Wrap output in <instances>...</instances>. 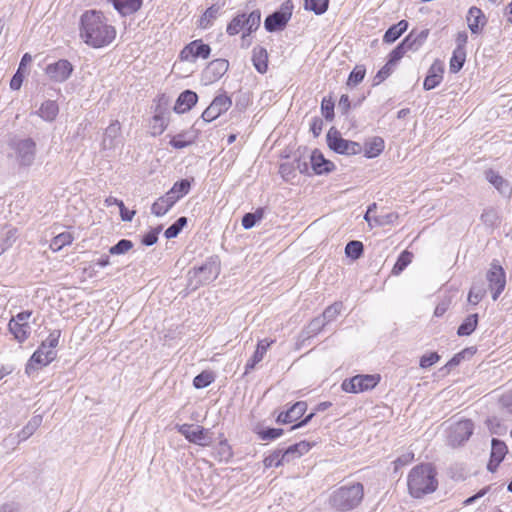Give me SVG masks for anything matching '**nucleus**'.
<instances>
[{
    "instance_id": "1",
    "label": "nucleus",
    "mask_w": 512,
    "mask_h": 512,
    "mask_svg": "<svg viewBox=\"0 0 512 512\" xmlns=\"http://www.w3.org/2000/svg\"><path fill=\"white\" fill-rule=\"evenodd\" d=\"M80 22V37L89 46L101 48L112 43L116 37V29L100 11H86Z\"/></svg>"
},
{
    "instance_id": "2",
    "label": "nucleus",
    "mask_w": 512,
    "mask_h": 512,
    "mask_svg": "<svg viewBox=\"0 0 512 512\" xmlns=\"http://www.w3.org/2000/svg\"><path fill=\"white\" fill-rule=\"evenodd\" d=\"M435 471L431 464H422L414 467L408 475V489L415 498L432 493L437 488Z\"/></svg>"
},
{
    "instance_id": "3",
    "label": "nucleus",
    "mask_w": 512,
    "mask_h": 512,
    "mask_svg": "<svg viewBox=\"0 0 512 512\" xmlns=\"http://www.w3.org/2000/svg\"><path fill=\"white\" fill-rule=\"evenodd\" d=\"M363 496V485L357 482L335 490L330 496V504L336 510L349 511L361 503Z\"/></svg>"
},
{
    "instance_id": "4",
    "label": "nucleus",
    "mask_w": 512,
    "mask_h": 512,
    "mask_svg": "<svg viewBox=\"0 0 512 512\" xmlns=\"http://www.w3.org/2000/svg\"><path fill=\"white\" fill-rule=\"evenodd\" d=\"M9 147L11 153L9 154L18 165L30 166L35 159L36 145L32 139L14 138L10 141Z\"/></svg>"
},
{
    "instance_id": "5",
    "label": "nucleus",
    "mask_w": 512,
    "mask_h": 512,
    "mask_svg": "<svg viewBox=\"0 0 512 512\" xmlns=\"http://www.w3.org/2000/svg\"><path fill=\"white\" fill-rule=\"evenodd\" d=\"M293 8L292 0L284 1L278 11H275L265 19V29L269 32L283 29L291 19Z\"/></svg>"
},
{
    "instance_id": "6",
    "label": "nucleus",
    "mask_w": 512,
    "mask_h": 512,
    "mask_svg": "<svg viewBox=\"0 0 512 512\" xmlns=\"http://www.w3.org/2000/svg\"><path fill=\"white\" fill-rule=\"evenodd\" d=\"M327 142L332 150L340 154L356 155L362 151V146L359 143L342 138L339 132L333 128L327 134Z\"/></svg>"
},
{
    "instance_id": "7",
    "label": "nucleus",
    "mask_w": 512,
    "mask_h": 512,
    "mask_svg": "<svg viewBox=\"0 0 512 512\" xmlns=\"http://www.w3.org/2000/svg\"><path fill=\"white\" fill-rule=\"evenodd\" d=\"M177 429L191 443L204 447L210 446L212 443L210 431L202 426L182 424L177 426Z\"/></svg>"
},
{
    "instance_id": "8",
    "label": "nucleus",
    "mask_w": 512,
    "mask_h": 512,
    "mask_svg": "<svg viewBox=\"0 0 512 512\" xmlns=\"http://www.w3.org/2000/svg\"><path fill=\"white\" fill-rule=\"evenodd\" d=\"M379 380V375H356L343 381L342 389L348 393H359L374 388Z\"/></svg>"
},
{
    "instance_id": "9",
    "label": "nucleus",
    "mask_w": 512,
    "mask_h": 512,
    "mask_svg": "<svg viewBox=\"0 0 512 512\" xmlns=\"http://www.w3.org/2000/svg\"><path fill=\"white\" fill-rule=\"evenodd\" d=\"M487 280L492 292V299L496 301L506 286L505 271L496 261L492 262L487 272Z\"/></svg>"
},
{
    "instance_id": "10",
    "label": "nucleus",
    "mask_w": 512,
    "mask_h": 512,
    "mask_svg": "<svg viewBox=\"0 0 512 512\" xmlns=\"http://www.w3.org/2000/svg\"><path fill=\"white\" fill-rule=\"evenodd\" d=\"M220 274V266L216 261H207L202 266L189 271L190 279L196 280V285H203L215 280Z\"/></svg>"
},
{
    "instance_id": "11",
    "label": "nucleus",
    "mask_w": 512,
    "mask_h": 512,
    "mask_svg": "<svg viewBox=\"0 0 512 512\" xmlns=\"http://www.w3.org/2000/svg\"><path fill=\"white\" fill-rule=\"evenodd\" d=\"M55 357V350L47 349L46 345L41 344L26 364V373L31 374L33 371L47 366L55 359Z\"/></svg>"
},
{
    "instance_id": "12",
    "label": "nucleus",
    "mask_w": 512,
    "mask_h": 512,
    "mask_svg": "<svg viewBox=\"0 0 512 512\" xmlns=\"http://www.w3.org/2000/svg\"><path fill=\"white\" fill-rule=\"evenodd\" d=\"M232 101L226 95H219L214 98L211 104L202 113L205 122H211L231 107Z\"/></svg>"
},
{
    "instance_id": "13",
    "label": "nucleus",
    "mask_w": 512,
    "mask_h": 512,
    "mask_svg": "<svg viewBox=\"0 0 512 512\" xmlns=\"http://www.w3.org/2000/svg\"><path fill=\"white\" fill-rule=\"evenodd\" d=\"M72 71V64L65 59H61L55 63H51L47 65L45 69V73L49 77V79L59 83L66 81L70 77Z\"/></svg>"
},
{
    "instance_id": "14",
    "label": "nucleus",
    "mask_w": 512,
    "mask_h": 512,
    "mask_svg": "<svg viewBox=\"0 0 512 512\" xmlns=\"http://www.w3.org/2000/svg\"><path fill=\"white\" fill-rule=\"evenodd\" d=\"M210 52L209 45L202 43L201 40H195L183 48L180 58L183 61H194L196 58L207 59Z\"/></svg>"
},
{
    "instance_id": "15",
    "label": "nucleus",
    "mask_w": 512,
    "mask_h": 512,
    "mask_svg": "<svg viewBox=\"0 0 512 512\" xmlns=\"http://www.w3.org/2000/svg\"><path fill=\"white\" fill-rule=\"evenodd\" d=\"M229 62L225 59H215L204 69L202 79L205 84L218 81L228 70Z\"/></svg>"
},
{
    "instance_id": "16",
    "label": "nucleus",
    "mask_w": 512,
    "mask_h": 512,
    "mask_svg": "<svg viewBox=\"0 0 512 512\" xmlns=\"http://www.w3.org/2000/svg\"><path fill=\"white\" fill-rule=\"evenodd\" d=\"M473 423L471 420L465 419L455 423L451 428L450 439L453 444L460 445L468 440L473 433Z\"/></svg>"
},
{
    "instance_id": "17",
    "label": "nucleus",
    "mask_w": 512,
    "mask_h": 512,
    "mask_svg": "<svg viewBox=\"0 0 512 512\" xmlns=\"http://www.w3.org/2000/svg\"><path fill=\"white\" fill-rule=\"evenodd\" d=\"M122 143L121 139V126L116 120L113 121L105 130L102 140L103 150H114Z\"/></svg>"
},
{
    "instance_id": "18",
    "label": "nucleus",
    "mask_w": 512,
    "mask_h": 512,
    "mask_svg": "<svg viewBox=\"0 0 512 512\" xmlns=\"http://www.w3.org/2000/svg\"><path fill=\"white\" fill-rule=\"evenodd\" d=\"M466 21L472 34H480L487 23V18L478 7H471L468 10Z\"/></svg>"
},
{
    "instance_id": "19",
    "label": "nucleus",
    "mask_w": 512,
    "mask_h": 512,
    "mask_svg": "<svg viewBox=\"0 0 512 512\" xmlns=\"http://www.w3.org/2000/svg\"><path fill=\"white\" fill-rule=\"evenodd\" d=\"M443 72L444 68L442 62L438 60L434 61L430 66L428 74L424 80V89L431 90L438 86L443 79Z\"/></svg>"
},
{
    "instance_id": "20",
    "label": "nucleus",
    "mask_w": 512,
    "mask_h": 512,
    "mask_svg": "<svg viewBox=\"0 0 512 512\" xmlns=\"http://www.w3.org/2000/svg\"><path fill=\"white\" fill-rule=\"evenodd\" d=\"M506 453V444L500 440L493 439L491 447V458L487 466L491 472L496 470L500 462L504 459Z\"/></svg>"
},
{
    "instance_id": "21",
    "label": "nucleus",
    "mask_w": 512,
    "mask_h": 512,
    "mask_svg": "<svg viewBox=\"0 0 512 512\" xmlns=\"http://www.w3.org/2000/svg\"><path fill=\"white\" fill-rule=\"evenodd\" d=\"M307 409L306 402H296L288 411L279 414L277 421L280 423H292L303 416Z\"/></svg>"
},
{
    "instance_id": "22",
    "label": "nucleus",
    "mask_w": 512,
    "mask_h": 512,
    "mask_svg": "<svg viewBox=\"0 0 512 512\" xmlns=\"http://www.w3.org/2000/svg\"><path fill=\"white\" fill-rule=\"evenodd\" d=\"M198 100V96L191 90L182 92L176 100L174 111L176 113H185L190 110Z\"/></svg>"
},
{
    "instance_id": "23",
    "label": "nucleus",
    "mask_w": 512,
    "mask_h": 512,
    "mask_svg": "<svg viewBox=\"0 0 512 512\" xmlns=\"http://www.w3.org/2000/svg\"><path fill=\"white\" fill-rule=\"evenodd\" d=\"M274 341L263 339L260 340L257 344V348L253 354V356L247 361L245 365V373H248L250 370H252L256 364H258L262 359L264 358V355L266 354L268 348L272 345Z\"/></svg>"
},
{
    "instance_id": "24",
    "label": "nucleus",
    "mask_w": 512,
    "mask_h": 512,
    "mask_svg": "<svg viewBox=\"0 0 512 512\" xmlns=\"http://www.w3.org/2000/svg\"><path fill=\"white\" fill-rule=\"evenodd\" d=\"M176 202V198L167 192L152 204L151 212L158 217L164 216Z\"/></svg>"
},
{
    "instance_id": "25",
    "label": "nucleus",
    "mask_w": 512,
    "mask_h": 512,
    "mask_svg": "<svg viewBox=\"0 0 512 512\" xmlns=\"http://www.w3.org/2000/svg\"><path fill=\"white\" fill-rule=\"evenodd\" d=\"M311 449V444L307 441H300L296 444L290 445L282 450V457L289 463L307 453Z\"/></svg>"
},
{
    "instance_id": "26",
    "label": "nucleus",
    "mask_w": 512,
    "mask_h": 512,
    "mask_svg": "<svg viewBox=\"0 0 512 512\" xmlns=\"http://www.w3.org/2000/svg\"><path fill=\"white\" fill-rule=\"evenodd\" d=\"M310 161L312 169L316 174L330 172L333 168V163L326 160L317 150L311 154Z\"/></svg>"
},
{
    "instance_id": "27",
    "label": "nucleus",
    "mask_w": 512,
    "mask_h": 512,
    "mask_svg": "<svg viewBox=\"0 0 512 512\" xmlns=\"http://www.w3.org/2000/svg\"><path fill=\"white\" fill-rule=\"evenodd\" d=\"M428 35V29H423L419 32L413 30L404 38V41L408 44L411 51H417L425 43Z\"/></svg>"
},
{
    "instance_id": "28",
    "label": "nucleus",
    "mask_w": 512,
    "mask_h": 512,
    "mask_svg": "<svg viewBox=\"0 0 512 512\" xmlns=\"http://www.w3.org/2000/svg\"><path fill=\"white\" fill-rule=\"evenodd\" d=\"M252 62L259 73H265L268 68V54L266 49L259 46L255 47L253 49Z\"/></svg>"
},
{
    "instance_id": "29",
    "label": "nucleus",
    "mask_w": 512,
    "mask_h": 512,
    "mask_svg": "<svg viewBox=\"0 0 512 512\" xmlns=\"http://www.w3.org/2000/svg\"><path fill=\"white\" fill-rule=\"evenodd\" d=\"M260 22L261 13L259 10L252 11L249 15L244 14V27L246 32H244L242 35L243 41H245L248 35L259 28Z\"/></svg>"
},
{
    "instance_id": "30",
    "label": "nucleus",
    "mask_w": 512,
    "mask_h": 512,
    "mask_svg": "<svg viewBox=\"0 0 512 512\" xmlns=\"http://www.w3.org/2000/svg\"><path fill=\"white\" fill-rule=\"evenodd\" d=\"M8 327H9V331L11 332V334H13L14 338L19 343H23L24 341H26L31 333L30 325L23 324L22 322L18 323V322L10 320Z\"/></svg>"
},
{
    "instance_id": "31",
    "label": "nucleus",
    "mask_w": 512,
    "mask_h": 512,
    "mask_svg": "<svg viewBox=\"0 0 512 512\" xmlns=\"http://www.w3.org/2000/svg\"><path fill=\"white\" fill-rule=\"evenodd\" d=\"M385 144L381 137H373L364 145V154L367 158L377 157L384 150Z\"/></svg>"
},
{
    "instance_id": "32",
    "label": "nucleus",
    "mask_w": 512,
    "mask_h": 512,
    "mask_svg": "<svg viewBox=\"0 0 512 512\" xmlns=\"http://www.w3.org/2000/svg\"><path fill=\"white\" fill-rule=\"evenodd\" d=\"M407 28L408 22L406 20L399 21L385 32L383 41L386 43H393L407 30Z\"/></svg>"
},
{
    "instance_id": "33",
    "label": "nucleus",
    "mask_w": 512,
    "mask_h": 512,
    "mask_svg": "<svg viewBox=\"0 0 512 512\" xmlns=\"http://www.w3.org/2000/svg\"><path fill=\"white\" fill-rule=\"evenodd\" d=\"M42 417L34 416L30 419V421L22 428V430L18 434L19 442L27 440L30 436H32L38 427L41 425Z\"/></svg>"
},
{
    "instance_id": "34",
    "label": "nucleus",
    "mask_w": 512,
    "mask_h": 512,
    "mask_svg": "<svg viewBox=\"0 0 512 512\" xmlns=\"http://www.w3.org/2000/svg\"><path fill=\"white\" fill-rule=\"evenodd\" d=\"M196 135L193 132H183L175 135L170 144L176 149L185 148L194 143Z\"/></svg>"
},
{
    "instance_id": "35",
    "label": "nucleus",
    "mask_w": 512,
    "mask_h": 512,
    "mask_svg": "<svg viewBox=\"0 0 512 512\" xmlns=\"http://www.w3.org/2000/svg\"><path fill=\"white\" fill-rule=\"evenodd\" d=\"M58 111L59 108L57 103L55 101L48 100L41 105L39 109V116L46 121H53L56 118Z\"/></svg>"
},
{
    "instance_id": "36",
    "label": "nucleus",
    "mask_w": 512,
    "mask_h": 512,
    "mask_svg": "<svg viewBox=\"0 0 512 512\" xmlns=\"http://www.w3.org/2000/svg\"><path fill=\"white\" fill-rule=\"evenodd\" d=\"M477 324L478 315L471 314L468 317H466L463 323L458 327L457 334L459 336H468L476 329Z\"/></svg>"
},
{
    "instance_id": "37",
    "label": "nucleus",
    "mask_w": 512,
    "mask_h": 512,
    "mask_svg": "<svg viewBox=\"0 0 512 512\" xmlns=\"http://www.w3.org/2000/svg\"><path fill=\"white\" fill-rule=\"evenodd\" d=\"M74 240L73 235L70 232H63L55 236L50 243V248L57 252L63 247L70 245Z\"/></svg>"
},
{
    "instance_id": "38",
    "label": "nucleus",
    "mask_w": 512,
    "mask_h": 512,
    "mask_svg": "<svg viewBox=\"0 0 512 512\" xmlns=\"http://www.w3.org/2000/svg\"><path fill=\"white\" fill-rule=\"evenodd\" d=\"M486 289L483 282H475L473 283L469 294L468 301L472 305H477L485 296Z\"/></svg>"
},
{
    "instance_id": "39",
    "label": "nucleus",
    "mask_w": 512,
    "mask_h": 512,
    "mask_svg": "<svg viewBox=\"0 0 512 512\" xmlns=\"http://www.w3.org/2000/svg\"><path fill=\"white\" fill-rule=\"evenodd\" d=\"M190 181L187 179H183L181 181L176 182L172 188L168 191V193L171 196H174L176 198V201L180 200L182 197H184L186 194L190 191Z\"/></svg>"
},
{
    "instance_id": "40",
    "label": "nucleus",
    "mask_w": 512,
    "mask_h": 512,
    "mask_svg": "<svg viewBox=\"0 0 512 512\" xmlns=\"http://www.w3.org/2000/svg\"><path fill=\"white\" fill-rule=\"evenodd\" d=\"M466 59V51L465 49H455L453 51V55L450 59V71L452 73H457L464 65Z\"/></svg>"
},
{
    "instance_id": "41",
    "label": "nucleus",
    "mask_w": 512,
    "mask_h": 512,
    "mask_svg": "<svg viewBox=\"0 0 512 512\" xmlns=\"http://www.w3.org/2000/svg\"><path fill=\"white\" fill-rule=\"evenodd\" d=\"M413 254L407 250H404L398 257L393 269L392 274L399 275L411 262Z\"/></svg>"
},
{
    "instance_id": "42",
    "label": "nucleus",
    "mask_w": 512,
    "mask_h": 512,
    "mask_svg": "<svg viewBox=\"0 0 512 512\" xmlns=\"http://www.w3.org/2000/svg\"><path fill=\"white\" fill-rule=\"evenodd\" d=\"M329 0H305L304 8L313 11L317 15L325 13L328 9Z\"/></svg>"
},
{
    "instance_id": "43",
    "label": "nucleus",
    "mask_w": 512,
    "mask_h": 512,
    "mask_svg": "<svg viewBox=\"0 0 512 512\" xmlns=\"http://www.w3.org/2000/svg\"><path fill=\"white\" fill-rule=\"evenodd\" d=\"M486 180L491 183L497 190L503 192L507 186L506 181L497 172L488 170L485 173Z\"/></svg>"
},
{
    "instance_id": "44",
    "label": "nucleus",
    "mask_w": 512,
    "mask_h": 512,
    "mask_svg": "<svg viewBox=\"0 0 512 512\" xmlns=\"http://www.w3.org/2000/svg\"><path fill=\"white\" fill-rule=\"evenodd\" d=\"M363 253V244L360 241H350L345 247V254L347 257L356 260Z\"/></svg>"
},
{
    "instance_id": "45",
    "label": "nucleus",
    "mask_w": 512,
    "mask_h": 512,
    "mask_svg": "<svg viewBox=\"0 0 512 512\" xmlns=\"http://www.w3.org/2000/svg\"><path fill=\"white\" fill-rule=\"evenodd\" d=\"M244 27V14L235 16L231 22L227 25L226 32L230 36L237 35Z\"/></svg>"
},
{
    "instance_id": "46",
    "label": "nucleus",
    "mask_w": 512,
    "mask_h": 512,
    "mask_svg": "<svg viewBox=\"0 0 512 512\" xmlns=\"http://www.w3.org/2000/svg\"><path fill=\"white\" fill-rule=\"evenodd\" d=\"M187 224L186 217H180L173 223L170 227H168L165 231V237L167 239H172L178 236L184 226Z\"/></svg>"
},
{
    "instance_id": "47",
    "label": "nucleus",
    "mask_w": 512,
    "mask_h": 512,
    "mask_svg": "<svg viewBox=\"0 0 512 512\" xmlns=\"http://www.w3.org/2000/svg\"><path fill=\"white\" fill-rule=\"evenodd\" d=\"M342 303L336 302L325 309L323 314L320 316L324 319L325 325L331 321H333L341 312Z\"/></svg>"
},
{
    "instance_id": "48",
    "label": "nucleus",
    "mask_w": 512,
    "mask_h": 512,
    "mask_svg": "<svg viewBox=\"0 0 512 512\" xmlns=\"http://www.w3.org/2000/svg\"><path fill=\"white\" fill-rule=\"evenodd\" d=\"M282 455V449L274 451L271 455L267 456L264 459L265 467H278L280 465L287 463L285 458L282 457Z\"/></svg>"
},
{
    "instance_id": "49",
    "label": "nucleus",
    "mask_w": 512,
    "mask_h": 512,
    "mask_svg": "<svg viewBox=\"0 0 512 512\" xmlns=\"http://www.w3.org/2000/svg\"><path fill=\"white\" fill-rule=\"evenodd\" d=\"M411 51L408 44L403 40L391 53L389 56V61L392 65L397 63L406 52Z\"/></svg>"
},
{
    "instance_id": "50",
    "label": "nucleus",
    "mask_w": 512,
    "mask_h": 512,
    "mask_svg": "<svg viewBox=\"0 0 512 512\" xmlns=\"http://www.w3.org/2000/svg\"><path fill=\"white\" fill-rule=\"evenodd\" d=\"M366 70L363 66H356L352 72L350 73L347 81V85L356 86L358 85L365 77Z\"/></svg>"
},
{
    "instance_id": "51",
    "label": "nucleus",
    "mask_w": 512,
    "mask_h": 512,
    "mask_svg": "<svg viewBox=\"0 0 512 512\" xmlns=\"http://www.w3.org/2000/svg\"><path fill=\"white\" fill-rule=\"evenodd\" d=\"M133 247V243L130 240L122 239L116 245L110 247L109 253L111 255H122L127 253Z\"/></svg>"
},
{
    "instance_id": "52",
    "label": "nucleus",
    "mask_w": 512,
    "mask_h": 512,
    "mask_svg": "<svg viewBox=\"0 0 512 512\" xmlns=\"http://www.w3.org/2000/svg\"><path fill=\"white\" fill-rule=\"evenodd\" d=\"M167 127V122L162 115H155L152 119L151 124V133L155 135H160L164 132Z\"/></svg>"
},
{
    "instance_id": "53",
    "label": "nucleus",
    "mask_w": 512,
    "mask_h": 512,
    "mask_svg": "<svg viewBox=\"0 0 512 512\" xmlns=\"http://www.w3.org/2000/svg\"><path fill=\"white\" fill-rule=\"evenodd\" d=\"M218 12H219V8L218 7H215V6L209 7L204 12V14L202 15V17L200 19V26L202 28H207L208 26H210L212 21L217 17Z\"/></svg>"
},
{
    "instance_id": "54",
    "label": "nucleus",
    "mask_w": 512,
    "mask_h": 512,
    "mask_svg": "<svg viewBox=\"0 0 512 512\" xmlns=\"http://www.w3.org/2000/svg\"><path fill=\"white\" fill-rule=\"evenodd\" d=\"M214 378L210 372H202L197 375L193 380V385L195 388H205L213 382Z\"/></svg>"
},
{
    "instance_id": "55",
    "label": "nucleus",
    "mask_w": 512,
    "mask_h": 512,
    "mask_svg": "<svg viewBox=\"0 0 512 512\" xmlns=\"http://www.w3.org/2000/svg\"><path fill=\"white\" fill-rule=\"evenodd\" d=\"M325 326V321L323 318L316 317L313 319L309 325L307 326L306 334L308 337L317 335Z\"/></svg>"
},
{
    "instance_id": "56",
    "label": "nucleus",
    "mask_w": 512,
    "mask_h": 512,
    "mask_svg": "<svg viewBox=\"0 0 512 512\" xmlns=\"http://www.w3.org/2000/svg\"><path fill=\"white\" fill-rule=\"evenodd\" d=\"M262 211H256L255 213H247L242 218V226L245 229H251L257 221L261 220Z\"/></svg>"
},
{
    "instance_id": "57",
    "label": "nucleus",
    "mask_w": 512,
    "mask_h": 512,
    "mask_svg": "<svg viewBox=\"0 0 512 512\" xmlns=\"http://www.w3.org/2000/svg\"><path fill=\"white\" fill-rule=\"evenodd\" d=\"M321 111H322V115L327 120L333 119V117H334V102L332 101V99L323 98V100L321 102Z\"/></svg>"
},
{
    "instance_id": "58",
    "label": "nucleus",
    "mask_w": 512,
    "mask_h": 512,
    "mask_svg": "<svg viewBox=\"0 0 512 512\" xmlns=\"http://www.w3.org/2000/svg\"><path fill=\"white\" fill-rule=\"evenodd\" d=\"M398 218L399 215L397 213L391 212L374 218V222L376 225L384 226L395 223Z\"/></svg>"
},
{
    "instance_id": "59",
    "label": "nucleus",
    "mask_w": 512,
    "mask_h": 512,
    "mask_svg": "<svg viewBox=\"0 0 512 512\" xmlns=\"http://www.w3.org/2000/svg\"><path fill=\"white\" fill-rule=\"evenodd\" d=\"M283 433L282 429L268 428L258 432V436L261 440H274L279 438Z\"/></svg>"
},
{
    "instance_id": "60",
    "label": "nucleus",
    "mask_w": 512,
    "mask_h": 512,
    "mask_svg": "<svg viewBox=\"0 0 512 512\" xmlns=\"http://www.w3.org/2000/svg\"><path fill=\"white\" fill-rule=\"evenodd\" d=\"M60 336H61L60 330H53L52 332H50L47 339L44 340L41 344L46 345L47 349L54 350L59 343Z\"/></svg>"
},
{
    "instance_id": "61",
    "label": "nucleus",
    "mask_w": 512,
    "mask_h": 512,
    "mask_svg": "<svg viewBox=\"0 0 512 512\" xmlns=\"http://www.w3.org/2000/svg\"><path fill=\"white\" fill-rule=\"evenodd\" d=\"M439 359L440 356L436 352L423 355L420 359V367L423 369L429 368L435 363H437Z\"/></svg>"
},
{
    "instance_id": "62",
    "label": "nucleus",
    "mask_w": 512,
    "mask_h": 512,
    "mask_svg": "<svg viewBox=\"0 0 512 512\" xmlns=\"http://www.w3.org/2000/svg\"><path fill=\"white\" fill-rule=\"evenodd\" d=\"M217 453L219 455L220 460H229L232 457V451L230 446L228 445L226 440H223L219 443L217 447Z\"/></svg>"
},
{
    "instance_id": "63",
    "label": "nucleus",
    "mask_w": 512,
    "mask_h": 512,
    "mask_svg": "<svg viewBox=\"0 0 512 512\" xmlns=\"http://www.w3.org/2000/svg\"><path fill=\"white\" fill-rule=\"evenodd\" d=\"M392 64L390 62H387L379 71L378 73L376 74L375 78H374V81H375V84H379L381 83L382 81H384L390 74H391V71H392V68H391Z\"/></svg>"
},
{
    "instance_id": "64",
    "label": "nucleus",
    "mask_w": 512,
    "mask_h": 512,
    "mask_svg": "<svg viewBox=\"0 0 512 512\" xmlns=\"http://www.w3.org/2000/svg\"><path fill=\"white\" fill-rule=\"evenodd\" d=\"M413 458H414V455L412 453H406V454H403L402 456L398 457L393 462L395 470H397L398 468H400L402 466L409 464L410 462H412Z\"/></svg>"
}]
</instances>
